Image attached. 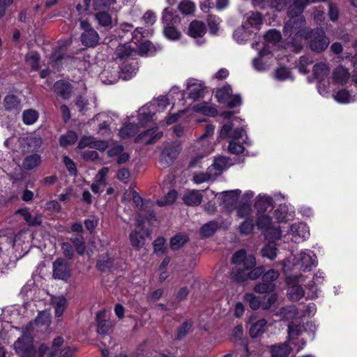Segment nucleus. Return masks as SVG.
Returning <instances> with one entry per match:
<instances>
[{"instance_id":"1","label":"nucleus","mask_w":357,"mask_h":357,"mask_svg":"<svg viewBox=\"0 0 357 357\" xmlns=\"http://www.w3.org/2000/svg\"><path fill=\"white\" fill-rule=\"evenodd\" d=\"M293 3L288 8L289 20L286 22L283 34L286 38L287 44L291 45L293 51L299 52L303 47V40L310 36V28L306 26V21L303 12H297V10H291Z\"/></svg>"},{"instance_id":"2","label":"nucleus","mask_w":357,"mask_h":357,"mask_svg":"<svg viewBox=\"0 0 357 357\" xmlns=\"http://www.w3.org/2000/svg\"><path fill=\"white\" fill-rule=\"evenodd\" d=\"M231 261L236 266L232 271V274L234 280L237 282L257 280L264 272L262 266L256 267L255 256L248 255L244 249L237 250L233 255Z\"/></svg>"},{"instance_id":"3","label":"nucleus","mask_w":357,"mask_h":357,"mask_svg":"<svg viewBox=\"0 0 357 357\" xmlns=\"http://www.w3.org/2000/svg\"><path fill=\"white\" fill-rule=\"evenodd\" d=\"M162 22L163 24V33L166 38L172 40H176L181 38V33L177 29L180 23V18L169 8L163 10Z\"/></svg>"},{"instance_id":"4","label":"nucleus","mask_w":357,"mask_h":357,"mask_svg":"<svg viewBox=\"0 0 357 357\" xmlns=\"http://www.w3.org/2000/svg\"><path fill=\"white\" fill-rule=\"evenodd\" d=\"M33 337L27 331L14 342L13 347L15 353L20 357H36L37 349L33 344Z\"/></svg>"},{"instance_id":"5","label":"nucleus","mask_w":357,"mask_h":357,"mask_svg":"<svg viewBox=\"0 0 357 357\" xmlns=\"http://www.w3.org/2000/svg\"><path fill=\"white\" fill-rule=\"evenodd\" d=\"M182 151L179 141L167 142L163 144L159 157V162L164 168L172 165Z\"/></svg>"},{"instance_id":"6","label":"nucleus","mask_w":357,"mask_h":357,"mask_svg":"<svg viewBox=\"0 0 357 357\" xmlns=\"http://www.w3.org/2000/svg\"><path fill=\"white\" fill-rule=\"evenodd\" d=\"M80 28L83 31L80 40L87 47H95L99 44L100 36L87 20H79Z\"/></svg>"},{"instance_id":"7","label":"nucleus","mask_w":357,"mask_h":357,"mask_svg":"<svg viewBox=\"0 0 357 357\" xmlns=\"http://www.w3.org/2000/svg\"><path fill=\"white\" fill-rule=\"evenodd\" d=\"M53 278L56 280L68 281L71 277L70 264L63 258H57L52 264Z\"/></svg>"},{"instance_id":"8","label":"nucleus","mask_w":357,"mask_h":357,"mask_svg":"<svg viewBox=\"0 0 357 357\" xmlns=\"http://www.w3.org/2000/svg\"><path fill=\"white\" fill-rule=\"evenodd\" d=\"M308 39L310 40V49L317 52H321L325 50L329 44V40L326 38L325 32L322 29H317L314 31L311 30L310 36Z\"/></svg>"},{"instance_id":"9","label":"nucleus","mask_w":357,"mask_h":357,"mask_svg":"<svg viewBox=\"0 0 357 357\" xmlns=\"http://www.w3.org/2000/svg\"><path fill=\"white\" fill-rule=\"evenodd\" d=\"M52 62L58 69L63 66L68 68H76L82 61L83 59L68 54H59L55 52L51 57Z\"/></svg>"},{"instance_id":"10","label":"nucleus","mask_w":357,"mask_h":357,"mask_svg":"<svg viewBox=\"0 0 357 357\" xmlns=\"http://www.w3.org/2000/svg\"><path fill=\"white\" fill-rule=\"evenodd\" d=\"M229 160L226 157L218 156L214 159L213 163L208 167L206 176H195L193 178H213L220 176L228 167Z\"/></svg>"},{"instance_id":"11","label":"nucleus","mask_w":357,"mask_h":357,"mask_svg":"<svg viewBox=\"0 0 357 357\" xmlns=\"http://www.w3.org/2000/svg\"><path fill=\"white\" fill-rule=\"evenodd\" d=\"M96 268L101 273H111L117 269L116 259L108 252L101 254L96 262Z\"/></svg>"},{"instance_id":"12","label":"nucleus","mask_w":357,"mask_h":357,"mask_svg":"<svg viewBox=\"0 0 357 357\" xmlns=\"http://www.w3.org/2000/svg\"><path fill=\"white\" fill-rule=\"evenodd\" d=\"M301 269L304 272L310 271L312 267L317 266V256L311 251L301 252L298 259Z\"/></svg>"},{"instance_id":"13","label":"nucleus","mask_w":357,"mask_h":357,"mask_svg":"<svg viewBox=\"0 0 357 357\" xmlns=\"http://www.w3.org/2000/svg\"><path fill=\"white\" fill-rule=\"evenodd\" d=\"M88 146L91 149L104 151L107 148L108 144L104 140H97L93 137L84 136L79 142L78 148L83 149Z\"/></svg>"},{"instance_id":"14","label":"nucleus","mask_w":357,"mask_h":357,"mask_svg":"<svg viewBox=\"0 0 357 357\" xmlns=\"http://www.w3.org/2000/svg\"><path fill=\"white\" fill-rule=\"evenodd\" d=\"M20 144L23 153L34 152L40 147L42 139L37 135H31L22 139Z\"/></svg>"},{"instance_id":"15","label":"nucleus","mask_w":357,"mask_h":357,"mask_svg":"<svg viewBox=\"0 0 357 357\" xmlns=\"http://www.w3.org/2000/svg\"><path fill=\"white\" fill-rule=\"evenodd\" d=\"M149 236L150 232L148 229H144L143 227L141 230L136 229L129 235L130 244L135 250L138 251L142 248L145 238Z\"/></svg>"},{"instance_id":"16","label":"nucleus","mask_w":357,"mask_h":357,"mask_svg":"<svg viewBox=\"0 0 357 357\" xmlns=\"http://www.w3.org/2000/svg\"><path fill=\"white\" fill-rule=\"evenodd\" d=\"M162 136V132H156V128H153L140 133L136 138L135 142L152 144L156 142Z\"/></svg>"},{"instance_id":"17","label":"nucleus","mask_w":357,"mask_h":357,"mask_svg":"<svg viewBox=\"0 0 357 357\" xmlns=\"http://www.w3.org/2000/svg\"><path fill=\"white\" fill-rule=\"evenodd\" d=\"M53 89L56 95L63 99H69L73 91L72 85L63 79L56 82Z\"/></svg>"},{"instance_id":"18","label":"nucleus","mask_w":357,"mask_h":357,"mask_svg":"<svg viewBox=\"0 0 357 357\" xmlns=\"http://www.w3.org/2000/svg\"><path fill=\"white\" fill-rule=\"evenodd\" d=\"M105 310H101L96 313L97 332L100 335L107 334L112 326L109 320L105 319Z\"/></svg>"},{"instance_id":"19","label":"nucleus","mask_w":357,"mask_h":357,"mask_svg":"<svg viewBox=\"0 0 357 357\" xmlns=\"http://www.w3.org/2000/svg\"><path fill=\"white\" fill-rule=\"evenodd\" d=\"M192 80L188 82L189 98L193 100H198L204 96L206 92V88L200 83L192 82Z\"/></svg>"},{"instance_id":"20","label":"nucleus","mask_w":357,"mask_h":357,"mask_svg":"<svg viewBox=\"0 0 357 357\" xmlns=\"http://www.w3.org/2000/svg\"><path fill=\"white\" fill-rule=\"evenodd\" d=\"M188 32L192 38H202L206 32V25L203 22L195 20L189 24Z\"/></svg>"},{"instance_id":"21","label":"nucleus","mask_w":357,"mask_h":357,"mask_svg":"<svg viewBox=\"0 0 357 357\" xmlns=\"http://www.w3.org/2000/svg\"><path fill=\"white\" fill-rule=\"evenodd\" d=\"M273 199L270 196L259 195L255 203V208L258 212L271 211L273 208Z\"/></svg>"},{"instance_id":"22","label":"nucleus","mask_w":357,"mask_h":357,"mask_svg":"<svg viewBox=\"0 0 357 357\" xmlns=\"http://www.w3.org/2000/svg\"><path fill=\"white\" fill-rule=\"evenodd\" d=\"M244 17L245 21L243 24H246V26H248L249 29H253L255 31L260 29L262 24V16L259 13L250 12Z\"/></svg>"},{"instance_id":"23","label":"nucleus","mask_w":357,"mask_h":357,"mask_svg":"<svg viewBox=\"0 0 357 357\" xmlns=\"http://www.w3.org/2000/svg\"><path fill=\"white\" fill-rule=\"evenodd\" d=\"M349 77L350 73L348 69L342 66H337L333 72V79L339 84H346Z\"/></svg>"},{"instance_id":"24","label":"nucleus","mask_w":357,"mask_h":357,"mask_svg":"<svg viewBox=\"0 0 357 357\" xmlns=\"http://www.w3.org/2000/svg\"><path fill=\"white\" fill-rule=\"evenodd\" d=\"M189 241V237L182 233H177L170 238L169 247L172 250L176 251L185 245Z\"/></svg>"},{"instance_id":"25","label":"nucleus","mask_w":357,"mask_h":357,"mask_svg":"<svg viewBox=\"0 0 357 357\" xmlns=\"http://www.w3.org/2000/svg\"><path fill=\"white\" fill-rule=\"evenodd\" d=\"M134 50L127 43L119 45L114 52L115 60L121 61L130 56Z\"/></svg>"},{"instance_id":"26","label":"nucleus","mask_w":357,"mask_h":357,"mask_svg":"<svg viewBox=\"0 0 357 357\" xmlns=\"http://www.w3.org/2000/svg\"><path fill=\"white\" fill-rule=\"evenodd\" d=\"M193 326L192 319L184 321L182 324L177 328L174 340L181 341L183 340L190 331Z\"/></svg>"},{"instance_id":"27","label":"nucleus","mask_w":357,"mask_h":357,"mask_svg":"<svg viewBox=\"0 0 357 357\" xmlns=\"http://www.w3.org/2000/svg\"><path fill=\"white\" fill-rule=\"evenodd\" d=\"M253 33L254 30L249 29V27L246 26V24H243L241 27L235 30L234 38L237 42L243 43L248 40Z\"/></svg>"},{"instance_id":"28","label":"nucleus","mask_w":357,"mask_h":357,"mask_svg":"<svg viewBox=\"0 0 357 357\" xmlns=\"http://www.w3.org/2000/svg\"><path fill=\"white\" fill-rule=\"evenodd\" d=\"M202 195L198 190H192L183 196V202L188 206H195L201 204Z\"/></svg>"},{"instance_id":"29","label":"nucleus","mask_w":357,"mask_h":357,"mask_svg":"<svg viewBox=\"0 0 357 357\" xmlns=\"http://www.w3.org/2000/svg\"><path fill=\"white\" fill-rule=\"evenodd\" d=\"M267 321L264 319H261L251 325L249 330V335L252 338H257L261 335L266 327Z\"/></svg>"},{"instance_id":"30","label":"nucleus","mask_w":357,"mask_h":357,"mask_svg":"<svg viewBox=\"0 0 357 357\" xmlns=\"http://www.w3.org/2000/svg\"><path fill=\"white\" fill-rule=\"evenodd\" d=\"M330 69L326 63H319L313 66V75L320 82L328 77Z\"/></svg>"},{"instance_id":"31","label":"nucleus","mask_w":357,"mask_h":357,"mask_svg":"<svg viewBox=\"0 0 357 357\" xmlns=\"http://www.w3.org/2000/svg\"><path fill=\"white\" fill-rule=\"evenodd\" d=\"M198 149L200 151L197 153L190 162V167H194L197 166L202 158L208 155L211 152V146L208 142H206V144H204L201 149L198 148Z\"/></svg>"},{"instance_id":"32","label":"nucleus","mask_w":357,"mask_h":357,"mask_svg":"<svg viewBox=\"0 0 357 357\" xmlns=\"http://www.w3.org/2000/svg\"><path fill=\"white\" fill-rule=\"evenodd\" d=\"M20 98L13 94L7 95L3 100V105L6 110H20L21 108Z\"/></svg>"},{"instance_id":"33","label":"nucleus","mask_w":357,"mask_h":357,"mask_svg":"<svg viewBox=\"0 0 357 357\" xmlns=\"http://www.w3.org/2000/svg\"><path fill=\"white\" fill-rule=\"evenodd\" d=\"M70 241L77 253L80 256H83L86 252V246L82 234H77L75 237L70 238Z\"/></svg>"},{"instance_id":"34","label":"nucleus","mask_w":357,"mask_h":357,"mask_svg":"<svg viewBox=\"0 0 357 357\" xmlns=\"http://www.w3.org/2000/svg\"><path fill=\"white\" fill-rule=\"evenodd\" d=\"M94 17L100 26L104 27L112 26V17L108 12L105 10L98 11L94 14Z\"/></svg>"},{"instance_id":"35","label":"nucleus","mask_w":357,"mask_h":357,"mask_svg":"<svg viewBox=\"0 0 357 357\" xmlns=\"http://www.w3.org/2000/svg\"><path fill=\"white\" fill-rule=\"evenodd\" d=\"M272 357H288L291 353L290 347L286 344L273 345L271 349Z\"/></svg>"},{"instance_id":"36","label":"nucleus","mask_w":357,"mask_h":357,"mask_svg":"<svg viewBox=\"0 0 357 357\" xmlns=\"http://www.w3.org/2000/svg\"><path fill=\"white\" fill-rule=\"evenodd\" d=\"M177 197V191L176 190H170L162 198L156 201V204L161 207L172 204L176 200Z\"/></svg>"},{"instance_id":"37","label":"nucleus","mask_w":357,"mask_h":357,"mask_svg":"<svg viewBox=\"0 0 357 357\" xmlns=\"http://www.w3.org/2000/svg\"><path fill=\"white\" fill-rule=\"evenodd\" d=\"M132 199L135 206L140 211H147L148 205H153L150 200L144 201L135 190L132 192Z\"/></svg>"},{"instance_id":"38","label":"nucleus","mask_w":357,"mask_h":357,"mask_svg":"<svg viewBox=\"0 0 357 357\" xmlns=\"http://www.w3.org/2000/svg\"><path fill=\"white\" fill-rule=\"evenodd\" d=\"M253 217L245 219L238 226V231L242 235H249L252 233L255 228Z\"/></svg>"},{"instance_id":"39","label":"nucleus","mask_w":357,"mask_h":357,"mask_svg":"<svg viewBox=\"0 0 357 357\" xmlns=\"http://www.w3.org/2000/svg\"><path fill=\"white\" fill-rule=\"evenodd\" d=\"M218 222L216 221H210L204 224L200 229L202 236L208 238L212 236L218 229Z\"/></svg>"},{"instance_id":"40","label":"nucleus","mask_w":357,"mask_h":357,"mask_svg":"<svg viewBox=\"0 0 357 357\" xmlns=\"http://www.w3.org/2000/svg\"><path fill=\"white\" fill-rule=\"evenodd\" d=\"M289 1L290 0H252V3L255 6L265 8L266 6L277 7L281 4L286 5Z\"/></svg>"},{"instance_id":"41","label":"nucleus","mask_w":357,"mask_h":357,"mask_svg":"<svg viewBox=\"0 0 357 357\" xmlns=\"http://www.w3.org/2000/svg\"><path fill=\"white\" fill-rule=\"evenodd\" d=\"M41 162L40 156L38 154H32L26 156L23 161V167L25 169H32L36 167Z\"/></svg>"},{"instance_id":"42","label":"nucleus","mask_w":357,"mask_h":357,"mask_svg":"<svg viewBox=\"0 0 357 357\" xmlns=\"http://www.w3.org/2000/svg\"><path fill=\"white\" fill-rule=\"evenodd\" d=\"M253 289L258 294H270L274 292L275 289V284L267 283L261 280V282L255 284Z\"/></svg>"},{"instance_id":"43","label":"nucleus","mask_w":357,"mask_h":357,"mask_svg":"<svg viewBox=\"0 0 357 357\" xmlns=\"http://www.w3.org/2000/svg\"><path fill=\"white\" fill-rule=\"evenodd\" d=\"M195 8V3L190 0H182L178 6L179 11L185 15L193 14Z\"/></svg>"},{"instance_id":"44","label":"nucleus","mask_w":357,"mask_h":357,"mask_svg":"<svg viewBox=\"0 0 357 357\" xmlns=\"http://www.w3.org/2000/svg\"><path fill=\"white\" fill-rule=\"evenodd\" d=\"M271 222L272 218L269 215H261L258 216L255 224L258 229L268 231L271 229Z\"/></svg>"},{"instance_id":"45","label":"nucleus","mask_w":357,"mask_h":357,"mask_svg":"<svg viewBox=\"0 0 357 357\" xmlns=\"http://www.w3.org/2000/svg\"><path fill=\"white\" fill-rule=\"evenodd\" d=\"M38 112L33 109H26L22 113V120L26 125L33 124L38 119Z\"/></svg>"},{"instance_id":"46","label":"nucleus","mask_w":357,"mask_h":357,"mask_svg":"<svg viewBox=\"0 0 357 357\" xmlns=\"http://www.w3.org/2000/svg\"><path fill=\"white\" fill-rule=\"evenodd\" d=\"M244 301L249 304L250 307L253 310H257L261 307V298L252 293H246L244 295Z\"/></svg>"},{"instance_id":"47","label":"nucleus","mask_w":357,"mask_h":357,"mask_svg":"<svg viewBox=\"0 0 357 357\" xmlns=\"http://www.w3.org/2000/svg\"><path fill=\"white\" fill-rule=\"evenodd\" d=\"M78 139L77 133L74 131H68L66 135L61 136L59 144L61 146L66 147L76 142Z\"/></svg>"},{"instance_id":"48","label":"nucleus","mask_w":357,"mask_h":357,"mask_svg":"<svg viewBox=\"0 0 357 357\" xmlns=\"http://www.w3.org/2000/svg\"><path fill=\"white\" fill-rule=\"evenodd\" d=\"M138 130V126L133 123H129L125 125L119 130V135L122 138H128L135 135Z\"/></svg>"},{"instance_id":"49","label":"nucleus","mask_w":357,"mask_h":357,"mask_svg":"<svg viewBox=\"0 0 357 357\" xmlns=\"http://www.w3.org/2000/svg\"><path fill=\"white\" fill-rule=\"evenodd\" d=\"M236 357H250V352L248 344L246 341L240 340L236 343Z\"/></svg>"},{"instance_id":"50","label":"nucleus","mask_w":357,"mask_h":357,"mask_svg":"<svg viewBox=\"0 0 357 357\" xmlns=\"http://www.w3.org/2000/svg\"><path fill=\"white\" fill-rule=\"evenodd\" d=\"M236 215L240 218H252V208L248 203H243L236 208Z\"/></svg>"},{"instance_id":"51","label":"nucleus","mask_w":357,"mask_h":357,"mask_svg":"<svg viewBox=\"0 0 357 357\" xmlns=\"http://www.w3.org/2000/svg\"><path fill=\"white\" fill-rule=\"evenodd\" d=\"M166 239L163 236L156 238L153 242V248L154 253L158 255L167 253V249L165 246Z\"/></svg>"},{"instance_id":"52","label":"nucleus","mask_w":357,"mask_h":357,"mask_svg":"<svg viewBox=\"0 0 357 357\" xmlns=\"http://www.w3.org/2000/svg\"><path fill=\"white\" fill-rule=\"evenodd\" d=\"M195 109L197 112L208 116H215L218 114V110L215 107L208 106L205 102L197 104L195 106Z\"/></svg>"},{"instance_id":"53","label":"nucleus","mask_w":357,"mask_h":357,"mask_svg":"<svg viewBox=\"0 0 357 357\" xmlns=\"http://www.w3.org/2000/svg\"><path fill=\"white\" fill-rule=\"evenodd\" d=\"M326 1V0H294L291 10H297V12H303L307 6L319 1Z\"/></svg>"},{"instance_id":"54","label":"nucleus","mask_w":357,"mask_h":357,"mask_svg":"<svg viewBox=\"0 0 357 357\" xmlns=\"http://www.w3.org/2000/svg\"><path fill=\"white\" fill-rule=\"evenodd\" d=\"M116 2L115 0H93V8L97 11L109 9Z\"/></svg>"},{"instance_id":"55","label":"nucleus","mask_w":357,"mask_h":357,"mask_svg":"<svg viewBox=\"0 0 357 357\" xmlns=\"http://www.w3.org/2000/svg\"><path fill=\"white\" fill-rule=\"evenodd\" d=\"M238 195L234 191H226L222 192L221 199L227 206H232L236 201Z\"/></svg>"},{"instance_id":"56","label":"nucleus","mask_w":357,"mask_h":357,"mask_svg":"<svg viewBox=\"0 0 357 357\" xmlns=\"http://www.w3.org/2000/svg\"><path fill=\"white\" fill-rule=\"evenodd\" d=\"M67 307V300L64 296L59 297L56 301L54 309L55 316L60 317L63 315Z\"/></svg>"},{"instance_id":"57","label":"nucleus","mask_w":357,"mask_h":357,"mask_svg":"<svg viewBox=\"0 0 357 357\" xmlns=\"http://www.w3.org/2000/svg\"><path fill=\"white\" fill-rule=\"evenodd\" d=\"M334 98L338 102L348 103L352 100V96L347 90L342 89L334 96Z\"/></svg>"},{"instance_id":"58","label":"nucleus","mask_w":357,"mask_h":357,"mask_svg":"<svg viewBox=\"0 0 357 357\" xmlns=\"http://www.w3.org/2000/svg\"><path fill=\"white\" fill-rule=\"evenodd\" d=\"M61 251L66 259L71 260L74 257V248L70 243L63 242L61 245Z\"/></svg>"},{"instance_id":"59","label":"nucleus","mask_w":357,"mask_h":357,"mask_svg":"<svg viewBox=\"0 0 357 357\" xmlns=\"http://www.w3.org/2000/svg\"><path fill=\"white\" fill-rule=\"evenodd\" d=\"M260 276H261L262 281L267 283H274V282L278 279L279 274L278 271L273 269H270L266 273L264 271Z\"/></svg>"},{"instance_id":"60","label":"nucleus","mask_w":357,"mask_h":357,"mask_svg":"<svg viewBox=\"0 0 357 357\" xmlns=\"http://www.w3.org/2000/svg\"><path fill=\"white\" fill-rule=\"evenodd\" d=\"M277 250L275 245H266L262 248L261 252L263 257L273 260L277 257Z\"/></svg>"},{"instance_id":"61","label":"nucleus","mask_w":357,"mask_h":357,"mask_svg":"<svg viewBox=\"0 0 357 357\" xmlns=\"http://www.w3.org/2000/svg\"><path fill=\"white\" fill-rule=\"evenodd\" d=\"M98 218L94 215H92L89 218L84 220V222L86 229L90 234H92L94 231L95 229L98 225Z\"/></svg>"},{"instance_id":"62","label":"nucleus","mask_w":357,"mask_h":357,"mask_svg":"<svg viewBox=\"0 0 357 357\" xmlns=\"http://www.w3.org/2000/svg\"><path fill=\"white\" fill-rule=\"evenodd\" d=\"M278 296L276 294L273 293L270 294L268 296H264V301H261V308L264 310H267L271 308V307L277 301Z\"/></svg>"},{"instance_id":"63","label":"nucleus","mask_w":357,"mask_h":357,"mask_svg":"<svg viewBox=\"0 0 357 357\" xmlns=\"http://www.w3.org/2000/svg\"><path fill=\"white\" fill-rule=\"evenodd\" d=\"M289 298L292 300L298 301L304 296L305 291L300 286H295L291 288Z\"/></svg>"},{"instance_id":"64","label":"nucleus","mask_w":357,"mask_h":357,"mask_svg":"<svg viewBox=\"0 0 357 357\" xmlns=\"http://www.w3.org/2000/svg\"><path fill=\"white\" fill-rule=\"evenodd\" d=\"M40 56L38 54L34 53L26 58L27 64L31 68L32 70H36L39 68Z\"/></svg>"}]
</instances>
